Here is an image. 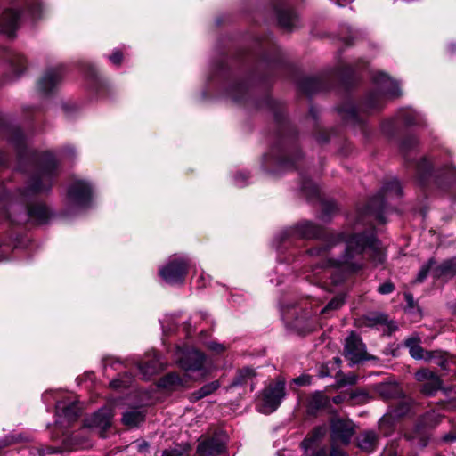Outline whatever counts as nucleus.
Here are the masks:
<instances>
[{
    "instance_id": "8",
    "label": "nucleus",
    "mask_w": 456,
    "mask_h": 456,
    "mask_svg": "<svg viewBox=\"0 0 456 456\" xmlns=\"http://www.w3.org/2000/svg\"><path fill=\"white\" fill-rule=\"evenodd\" d=\"M443 419V415L436 411H428L424 414L415 426L414 429L406 434V437L411 441V445L414 447H425L428 443V435L425 428H436Z\"/></svg>"
},
{
    "instance_id": "2",
    "label": "nucleus",
    "mask_w": 456,
    "mask_h": 456,
    "mask_svg": "<svg viewBox=\"0 0 456 456\" xmlns=\"http://www.w3.org/2000/svg\"><path fill=\"white\" fill-rule=\"evenodd\" d=\"M43 0H13L0 12L2 28H19L43 18L46 11Z\"/></svg>"
},
{
    "instance_id": "51",
    "label": "nucleus",
    "mask_w": 456,
    "mask_h": 456,
    "mask_svg": "<svg viewBox=\"0 0 456 456\" xmlns=\"http://www.w3.org/2000/svg\"><path fill=\"white\" fill-rule=\"evenodd\" d=\"M382 456H396V454L392 453L390 451L385 452Z\"/></svg>"
},
{
    "instance_id": "57",
    "label": "nucleus",
    "mask_w": 456,
    "mask_h": 456,
    "mask_svg": "<svg viewBox=\"0 0 456 456\" xmlns=\"http://www.w3.org/2000/svg\"><path fill=\"white\" fill-rule=\"evenodd\" d=\"M203 279H204L203 274H200V276L199 277V280H203Z\"/></svg>"
},
{
    "instance_id": "36",
    "label": "nucleus",
    "mask_w": 456,
    "mask_h": 456,
    "mask_svg": "<svg viewBox=\"0 0 456 456\" xmlns=\"http://www.w3.org/2000/svg\"><path fill=\"white\" fill-rule=\"evenodd\" d=\"M206 346L216 354L223 353L227 349V346L224 344H221L216 341L206 342Z\"/></svg>"
},
{
    "instance_id": "28",
    "label": "nucleus",
    "mask_w": 456,
    "mask_h": 456,
    "mask_svg": "<svg viewBox=\"0 0 456 456\" xmlns=\"http://www.w3.org/2000/svg\"><path fill=\"white\" fill-rule=\"evenodd\" d=\"M414 407L415 404L411 398L403 397L396 405L392 406L389 414L392 418H401L410 414Z\"/></svg>"
},
{
    "instance_id": "6",
    "label": "nucleus",
    "mask_w": 456,
    "mask_h": 456,
    "mask_svg": "<svg viewBox=\"0 0 456 456\" xmlns=\"http://www.w3.org/2000/svg\"><path fill=\"white\" fill-rule=\"evenodd\" d=\"M286 396L285 381L279 379L272 380L262 391L258 411L270 414L275 411Z\"/></svg>"
},
{
    "instance_id": "39",
    "label": "nucleus",
    "mask_w": 456,
    "mask_h": 456,
    "mask_svg": "<svg viewBox=\"0 0 456 456\" xmlns=\"http://www.w3.org/2000/svg\"><path fill=\"white\" fill-rule=\"evenodd\" d=\"M394 289H395L394 284L390 281H387L379 287L378 291L380 294L387 295V294H390L391 292H393Z\"/></svg>"
},
{
    "instance_id": "18",
    "label": "nucleus",
    "mask_w": 456,
    "mask_h": 456,
    "mask_svg": "<svg viewBox=\"0 0 456 456\" xmlns=\"http://www.w3.org/2000/svg\"><path fill=\"white\" fill-rule=\"evenodd\" d=\"M254 94V81L243 80L233 86L229 91L231 99L238 103L247 102Z\"/></svg>"
},
{
    "instance_id": "23",
    "label": "nucleus",
    "mask_w": 456,
    "mask_h": 456,
    "mask_svg": "<svg viewBox=\"0 0 456 456\" xmlns=\"http://www.w3.org/2000/svg\"><path fill=\"white\" fill-rule=\"evenodd\" d=\"M454 275H456V259H448L439 265H434L432 276L435 279L447 280Z\"/></svg>"
},
{
    "instance_id": "17",
    "label": "nucleus",
    "mask_w": 456,
    "mask_h": 456,
    "mask_svg": "<svg viewBox=\"0 0 456 456\" xmlns=\"http://www.w3.org/2000/svg\"><path fill=\"white\" fill-rule=\"evenodd\" d=\"M226 451L224 442L218 436L200 442L197 452L200 456H223Z\"/></svg>"
},
{
    "instance_id": "11",
    "label": "nucleus",
    "mask_w": 456,
    "mask_h": 456,
    "mask_svg": "<svg viewBox=\"0 0 456 456\" xmlns=\"http://www.w3.org/2000/svg\"><path fill=\"white\" fill-rule=\"evenodd\" d=\"M420 340L418 338L411 337L406 339L405 345L409 348L411 356L417 360L433 362L442 369L447 367V357L442 351H425L419 345Z\"/></svg>"
},
{
    "instance_id": "15",
    "label": "nucleus",
    "mask_w": 456,
    "mask_h": 456,
    "mask_svg": "<svg viewBox=\"0 0 456 456\" xmlns=\"http://www.w3.org/2000/svg\"><path fill=\"white\" fill-rule=\"evenodd\" d=\"M415 378L421 382L420 391L427 396L434 395L442 388V381L440 378L432 370L422 369L415 373Z\"/></svg>"
},
{
    "instance_id": "24",
    "label": "nucleus",
    "mask_w": 456,
    "mask_h": 456,
    "mask_svg": "<svg viewBox=\"0 0 456 456\" xmlns=\"http://www.w3.org/2000/svg\"><path fill=\"white\" fill-rule=\"evenodd\" d=\"M50 217V210L43 203L36 202L28 208V218L38 224L45 223Z\"/></svg>"
},
{
    "instance_id": "27",
    "label": "nucleus",
    "mask_w": 456,
    "mask_h": 456,
    "mask_svg": "<svg viewBox=\"0 0 456 456\" xmlns=\"http://www.w3.org/2000/svg\"><path fill=\"white\" fill-rule=\"evenodd\" d=\"M329 398L322 392H315L310 395L307 403V412L309 414H315L320 410L324 409L329 404Z\"/></svg>"
},
{
    "instance_id": "33",
    "label": "nucleus",
    "mask_w": 456,
    "mask_h": 456,
    "mask_svg": "<svg viewBox=\"0 0 456 456\" xmlns=\"http://www.w3.org/2000/svg\"><path fill=\"white\" fill-rule=\"evenodd\" d=\"M400 115L406 125L419 124V115L411 109L403 110Z\"/></svg>"
},
{
    "instance_id": "21",
    "label": "nucleus",
    "mask_w": 456,
    "mask_h": 456,
    "mask_svg": "<svg viewBox=\"0 0 456 456\" xmlns=\"http://www.w3.org/2000/svg\"><path fill=\"white\" fill-rule=\"evenodd\" d=\"M165 366L160 355L154 354L152 358L139 363L138 368L143 379H149L151 376L162 370Z\"/></svg>"
},
{
    "instance_id": "59",
    "label": "nucleus",
    "mask_w": 456,
    "mask_h": 456,
    "mask_svg": "<svg viewBox=\"0 0 456 456\" xmlns=\"http://www.w3.org/2000/svg\"><path fill=\"white\" fill-rule=\"evenodd\" d=\"M200 286H201V287H204V286H206V283H205V282H203Z\"/></svg>"
},
{
    "instance_id": "54",
    "label": "nucleus",
    "mask_w": 456,
    "mask_h": 456,
    "mask_svg": "<svg viewBox=\"0 0 456 456\" xmlns=\"http://www.w3.org/2000/svg\"><path fill=\"white\" fill-rule=\"evenodd\" d=\"M257 108H258V110L262 108V102H260L259 101H258Z\"/></svg>"
},
{
    "instance_id": "14",
    "label": "nucleus",
    "mask_w": 456,
    "mask_h": 456,
    "mask_svg": "<svg viewBox=\"0 0 456 456\" xmlns=\"http://www.w3.org/2000/svg\"><path fill=\"white\" fill-rule=\"evenodd\" d=\"M344 354L352 364L370 359L366 352L365 345L362 343L361 338L354 333H351L346 338Z\"/></svg>"
},
{
    "instance_id": "29",
    "label": "nucleus",
    "mask_w": 456,
    "mask_h": 456,
    "mask_svg": "<svg viewBox=\"0 0 456 456\" xmlns=\"http://www.w3.org/2000/svg\"><path fill=\"white\" fill-rule=\"evenodd\" d=\"M160 387L175 390L187 386V380L175 373H170L163 377L159 383Z\"/></svg>"
},
{
    "instance_id": "20",
    "label": "nucleus",
    "mask_w": 456,
    "mask_h": 456,
    "mask_svg": "<svg viewBox=\"0 0 456 456\" xmlns=\"http://www.w3.org/2000/svg\"><path fill=\"white\" fill-rule=\"evenodd\" d=\"M112 417V409L110 407H103L91 417L87 426L106 430L111 425Z\"/></svg>"
},
{
    "instance_id": "22",
    "label": "nucleus",
    "mask_w": 456,
    "mask_h": 456,
    "mask_svg": "<svg viewBox=\"0 0 456 456\" xmlns=\"http://www.w3.org/2000/svg\"><path fill=\"white\" fill-rule=\"evenodd\" d=\"M275 14L279 25L285 28H293L298 25L299 15L293 10L278 7L275 9Z\"/></svg>"
},
{
    "instance_id": "58",
    "label": "nucleus",
    "mask_w": 456,
    "mask_h": 456,
    "mask_svg": "<svg viewBox=\"0 0 456 456\" xmlns=\"http://www.w3.org/2000/svg\"><path fill=\"white\" fill-rule=\"evenodd\" d=\"M308 82H310V83H314V82H315V81H314V80H313V79H309V80H308Z\"/></svg>"
},
{
    "instance_id": "49",
    "label": "nucleus",
    "mask_w": 456,
    "mask_h": 456,
    "mask_svg": "<svg viewBox=\"0 0 456 456\" xmlns=\"http://www.w3.org/2000/svg\"><path fill=\"white\" fill-rule=\"evenodd\" d=\"M349 114H350V115L352 116V118H356V116H357V112H356V110H355L354 109H352V110H350Z\"/></svg>"
},
{
    "instance_id": "5",
    "label": "nucleus",
    "mask_w": 456,
    "mask_h": 456,
    "mask_svg": "<svg viewBox=\"0 0 456 456\" xmlns=\"http://www.w3.org/2000/svg\"><path fill=\"white\" fill-rule=\"evenodd\" d=\"M385 194H395L396 196L401 195V186L396 179H392L385 184L381 192L370 201L366 209L359 214L356 224L363 223L364 218L370 216H374L377 220L384 222L382 212L385 208Z\"/></svg>"
},
{
    "instance_id": "44",
    "label": "nucleus",
    "mask_w": 456,
    "mask_h": 456,
    "mask_svg": "<svg viewBox=\"0 0 456 456\" xmlns=\"http://www.w3.org/2000/svg\"><path fill=\"white\" fill-rule=\"evenodd\" d=\"M444 441L448 442V443L455 442L456 441V428L453 429L452 431L447 433L446 435H444Z\"/></svg>"
},
{
    "instance_id": "46",
    "label": "nucleus",
    "mask_w": 456,
    "mask_h": 456,
    "mask_svg": "<svg viewBox=\"0 0 456 456\" xmlns=\"http://www.w3.org/2000/svg\"><path fill=\"white\" fill-rule=\"evenodd\" d=\"M405 300L407 301L410 306L413 305V296L411 294H405Z\"/></svg>"
},
{
    "instance_id": "60",
    "label": "nucleus",
    "mask_w": 456,
    "mask_h": 456,
    "mask_svg": "<svg viewBox=\"0 0 456 456\" xmlns=\"http://www.w3.org/2000/svg\"><path fill=\"white\" fill-rule=\"evenodd\" d=\"M257 61H258V65H259V64H260V62H261V61H260V58H259V57H258V59H257Z\"/></svg>"
},
{
    "instance_id": "55",
    "label": "nucleus",
    "mask_w": 456,
    "mask_h": 456,
    "mask_svg": "<svg viewBox=\"0 0 456 456\" xmlns=\"http://www.w3.org/2000/svg\"><path fill=\"white\" fill-rule=\"evenodd\" d=\"M335 361H336V362H337L338 364H339V363L341 362V361H340V359H339V358H336V359H335Z\"/></svg>"
},
{
    "instance_id": "12",
    "label": "nucleus",
    "mask_w": 456,
    "mask_h": 456,
    "mask_svg": "<svg viewBox=\"0 0 456 456\" xmlns=\"http://www.w3.org/2000/svg\"><path fill=\"white\" fill-rule=\"evenodd\" d=\"M92 196L91 185L83 180L75 181L68 190V203L75 208H82L87 206Z\"/></svg>"
},
{
    "instance_id": "48",
    "label": "nucleus",
    "mask_w": 456,
    "mask_h": 456,
    "mask_svg": "<svg viewBox=\"0 0 456 456\" xmlns=\"http://www.w3.org/2000/svg\"><path fill=\"white\" fill-rule=\"evenodd\" d=\"M332 401L334 403L339 404L344 401V396L343 395H336L333 397Z\"/></svg>"
},
{
    "instance_id": "34",
    "label": "nucleus",
    "mask_w": 456,
    "mask_h": 456,
    "mask_svg": "<svg viewBox=\"0 0 456 456\" xmlns=\"http://www.w3.org/2000/svg\"><path fill=\"white\" fill-rule=\"evenodd\" d=\"M435 264H436V261L434 260V258H430L425 265H423L417 275L415 281L416 282L424 281L426 280V278L428 277V273L430 271L431 272L433 271Z\"/></svg>"
},
{
    "instance_id": "19",
    "label": "nucleus",
    "mask_w": 456,
    "mask_h": 456,
    "mask_svg": "<svg viewBox=\"0 0 456 456\" xmlns=\"http://www.w3.org/2000/svg\"><path fill=\"white\" fill-rule=\"evenodd\" d=\"M290 235L303 239H314L321 234V228L312 222L302 221L289 231Z\"/></svg>"
},
{
    "instance_id": "61",
    "label": "nucleus",
    "mask_w": 456,
    "mask_h": 456,
    "mask_svg": "<svg viewBox=\"0 0 456 456\" xmlns=\"http://www.w3.org/2000/svg\"><path fill=\"white\" fill-rule=\"evenodd\" d=\"M416 142V140H411V143H415Z\"/></svg>"
},
{
    "instance_id": "13",
    "label": "nucleus",
    "mask_w": 456,
    "mask_h": 456,
    "mask_svg": "<svg viewBox=\"0 0 456 456\" xmlns=\"http://www.w3.org/2000/svg\"><path fill=\"white\" fill-rule=\"evenodd\" d=\"M63 66L47 69L37 84V91L44 95L55 91L63 79Z\"/></svg>"
},
{
    "instance_id": "45",
    "label": "nucleus",
    "mask_w": 456,
    "mask_h": 456,
    "mask_svg": "<svg viewBox=\"0 0 456 456\" xmlns=\"http://www.w3.org/2000/svg\"><path fill=\"white\" fill-rule=\"evenodd\" d=\"M137 449L139 452H144L147 450L149 444L146 442H141L136 444Z\"/></svg>"
},
{
    "instance_id": "42",
    "label": "nucleus",
    "mask_w": 456,
    "mask_h": 456,
    "mask_svg": "<svg viewBox=\"0 0 456 456\" xmlns=\"http://www.w3.org/2000/svg\"><path fill=\"white\" fill-rule=\"evenodd\" d=\"M109 59L113 64L119 65L123 60V55L119 51L116 50L110 55Z\"/></svg>"
},
{
    "instance_id": "10",
    "label": "nucleus",
    "mask_w": 456,
    "mask_h": 456,
    "mask_svg": "<svg viewBox=\"0 0 456 456\" xmlns=\"http://www.w3.org/2000/svg\"><path fill=\"white\" fill-rule=\"evenodd\" d=\"M189 268V261L184 257L175 256L159 268L160 277L169 284L183 282Z\"/></svg>"
},
{
    "instance_id": "9",
    "label": "nucleus",
    "mask_w": 456,
    "mask_h": 456,
    "mask_svg": "<svg viewBox=\"0 0 456 456\" xmlns=\"http://www.w3.org/2000/svg\"><path fill=\"white\" fill-rule=\"evenodd\" d=\"M374 82L379 87V93L370 95L366 100L368 109H377L379 104L376 102L384 96L397 97L401 95V90L397 82L393 80L385 73H379L374 77Z\"/></svg>"
},
{
    "instance_id": "32",
    "label": "nucleus",
    "mask_w": 456,
    "mask_h": 456,
    "mask_svg": "<svg viewBox=\"0 0 456 456\" xmlns=\"http://www.w3.org/2000/svg\"><path fill=\"white\" fill-rule=\"evenodd\" d=\"M218 387H219V384L217 381H213L208 384H206L202 387H200L197 392H195L193 394L194 399L195 400L201 399V398L212 394Z\"/></svg>"
},
{
    "instance_id": "37",
    "label": "nucleus",
    "mask_w": 456,
    "mask_h": 456,
    "mask_svg": "<svg viewBox=\"0 0 456 456\" xmlns=\"http://www.w3.org/2000/svg\"><path fill=\"white\" fill-rule=\"evenodd\" d=\"M357 377L354 374H349L347 376H343L340 379H338V385L339 387L346 386V385H354L356 383Z\"/></svg>"
},
{
    "instance_id": "47",
    "label": "nucleus",
    "mask_w": 456,
    "mask_h": 456,
    "mask_svg": "<svg viewBox=\"0 0 456 456\" xmlns=\"http://www.w3.org/2000/svg\"><path fill=\"white\" fill-rule=\"evenodd\" d=\"M110 386L114 388L121 387L123 385L119 379H115L110 382Z\"/></svg>"
},
{
    "instance_id": "3",
    "label": "nucleus",
    "mask_w": 456,
    "mask_h": 456,
    "mask_svg": "<svg viewBox=\"0 0 456 456\" xmlns=\"http://www.w3.org/2000/svg\"><path fill=\"white\" fill-rule=\"evenodd\" d=\"M354 432V425L351 420L333 419L330 422V452L329 456H347L337 447V444H348ZM313 456H328L327 450L321 448Z\"/></svg>"
},
{
    "instance_id": "16",
    "label": "nucleus",
    "mask_w": 456,
    "mask_h": 456,
    "mask_svg": "<svg viewBox=\"0 0 456 456\" xmlns=\"http://www.w3.org/2000/svg\"><path fill=\"white\" fill-rule=\"evenodd\" d=\"M81 408L77 403L72 402L66 403L64 402H58L56 404L57 420L56 424L66 426L76 420L79 415Z\"/></svg>"
},
{
    "instance_id": "40",
    "label": "nucleus",
    "mask_w": 456,
    "mask_h": 456,
    "mask_svg": "<svg viewBox=\"0 0 456 456\" xmlns=\"http://www.w3.org/2000/svg\"><path fill=\"white\" fill-rule=\"evenodd\" d=\"M248 175L247 173L239 172L235 175V183L238 186H244L247 183Z\"/></svg>"
},
{
    "instance_id": "43",
    "label": "nucleus",
    "mask_w": 456,
    "mask_h": 456,
    "mask_svg": "<svg viewBox=\"0 0 456 456\" xmlns=\"http://www.w3.org/2000/svg\"><path fill=\"white\" fill-rule=\"evenodd\" d=\"M293 382L298 386H305L310 383L308 376H301L293 379Z\"/></svg>"
},
{
    "instance_id": "30",
    "label": "nucleus",
    "mask_w": 456,
    "mask_h": 456,
    "mask_svg": "<svg viewBox=\"0 0 456 456\" xmlns=\"http://www.w3.org/2000/svg\"><path fill=\"white\" fill-rule=\"evenodd\" d=\"M380 396L386 400L401 397L402 391L395 383H383L378 387Z\"/></svg>"
},
{
    "instance_id": "41",
    "label": "nucleus",
    "mask_w": 456,
    "mask_h": 456,
    "mask_svg": "<svg viewBox=\"0 0 456 456\" xmlns=\"http://www.w3.org/2000/svg\"><path fill=\"white\" fill-rule=\"evenodd\" d=\"M230 20V16L225 13L218 14L215 19V24L217 27L226 25Z\"/></svg>"
},
{
    "instance_id": "31",
    "label": "nucleus",
    "mask_w": 456,
    "mask_h": 456,
    "mask_svg": "<svg viewBox=\"0 0 456 456\" xmlns=\"http://www.w3.org/2000/svg\"><path fill=\"white\" fill-rule=\"evenodd\" d=\"M326 434V428L325 427H318L314 428V430L310 434L302 443V445L305 449V452L307 456L308 450L322 437H323Z\"/></svg>"
},
{
    "instance_id": "7",
    "label": "nucleus",
    "mask_w": 456,
    "mask_h": 456,
    "mask_svg": "<svg viewBox=\"0 0 456 456\" xmlns=\"http://www.w3.org/2000/svg\"><path fill=\"white\" fill-rule=\"evenodd\" d=\"M175 359L185 375L192 379L202 378L205 375V355L195 349L182 350L177 348Z\"/></svg>"
},
{
    "instance_id": "35",
    "label": "nucleus",
    "mask_w": 456,
    "mask_h": 456,
    "mask_svg": "<svg viewBox=\"0 0 456 456\" xmlns=\"http://www.w3.org/2000/svg\"><path fill=\"white\" fill-rule=\"evenodd\" d=\"M344 304V298L342 297H336L331 299L329 304L322 310V314H328L330 311L337 310L340 308Z\"/></svg>"
},
{
    "instance_id": "56",
    "label": "nucleus",
    "mask_w": 456,
    "mask_h": 456,
    "mask_svg": "<svg viewBox=\"0 0 456 456\" xmlns=\"http://www.w3.org/2000/svg\"><path fill=\"white\" fill-rule=\"evenodd\" d=\"M316 192H317V189L314 187V188L313 189V193L314 194V193H316Z\"/></svg>"
},
{
    "instance_id": "1",
    "label": "nucleus",
    "mask_w": 456,
    "mask_h": 456,
    "mask_svg": "<svg viewBox=\"0 0 456 456\" xmlns=\"http://www.w3.org/2000/svg\"><path fill=\"white\" fill-rule=\"evenodd\" d=\"M366 248L372 251L371 256L375 261L383 262L382 248L373 233L331 235L325 245L313 248L309 253L320 257V261L316 264L317 267L334 268L342 273L339 277L331 273L332 282L338 284L346 273H354L362 267V253Z\"/></svg>"
},
{
    "instance_id": "50",
    "label": "nucleus",
    "mask_w": 456,
    "mask_h": 456,
    "mask_svg": "<svg viewBox=\"0 0 456 456\" xmlns=\"http://www.w3.org/2000/svg\"><path fill=\"white\" fill-rule=\"evenodd\" d=\"M403 151H405L408 148V144L406 142H403L401 145Z\"/></svg>"
},
{
    "instance_id": "4",
    "label": "nucleus",
    "mask_w": 456,
    "mask_h": 456,
    "mask_svg": "<svg viewBox=\"0 0 456 456\" xmlns=\"http://www.w3.org/2000/svg\"><path fill=\"white\" fill-rule=\"evenodd\" d=\"M58 164L55 156L52 152H45L39 159V167L37 173L32 176L29 192H41L47 191L53 177L57 175Z\"/></svg>"
},
{
    "instance_id": "25",
    "label": "nucleus",
    "mask_w": 456,
    "mask_h": 456,
    "mask_svg": "<svg viewBox=\"0 0 456 456\" xmlns=\"http://www.w3.org/2000/svg\"><path fill=\"white\" fill-rule=\"evenodd\" d=\"M378 444V436L372 431L362 433L357 437V446L364 452H373Z\"/></svg>"
},
{
    "instance_id": "26",
    "label": "nucleus",
    "mask_w": 456,
    "mask_h": 456,
    "mask_svg": "<svg viewBox=\"0 0 456 456\" xmlns=\"http://www.w3.org/2000/svg\"><path fill=\"white\" fill-rule=\"evenodd\" d=\"M145 418V411L142 407L131 408L122 416V422L127 427H135L142 423Z\"/></svg>"
},
{
    "instance_id": "38",
    "label": "nucleus",
    "mask_w": 456,
    "mask_h": 456,
    "mask_svg": "<svg viewBox=\"0 0 456 456\" xmlns=\"http://www.w3.org/2000/svg\"><path fill=\"white\" fill-rule=\"evenodd\" d=\"M186 449L184 447H175L172 449H166L162 452V456H183Z\"/></svg>"
},
{
    "instance_id": "53",
    "label": "nucleus",
    "mask_w": 456,
    "mask_h": 456,
    "mask_svg": "<svg viewBox=\"0 0 456 456\" xmlns=\"http://www.w3.org/2000/svg\"><path fill=\"white\" fill-rule=\"evenodd\" d=\"M422 165H423V166H428V167H429V165H428V160H427V159H424V160H423Z\"/></svg>"
},
{
    "instance_id": "52",
    "label": "nucleus",
    "mask_w": 456,
    "mask_h": 456,
    "mask_svg": "<svg viewBox=\"0 0 456 456\" xmlns=\"http://www.w3.org/2000/svg\"><path fill=\"white\" fill-rule=\"evenodd\" d=\"M302 190L305 191H306L308 190V186H307L306 183L303 184Z\"/></svg>"
}]
</instances>
